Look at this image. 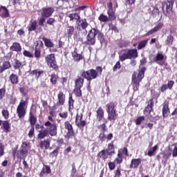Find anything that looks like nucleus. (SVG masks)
Instances as JSON below:
<instances>
[{"label": "nucleus", "mask_w": 177, "mask_h": 177, "mask_svg": "<svg viewBox=\"0 0 177 177\" xmlns=\"http://www.w3.org/2000/svg\"><path fill=\"white\" fill-rule=\"evenodd\" d=\"M102 73H103V68H102V66H97L95 69L91 68L88 71H83L81 73V76H77V79L75 80V87L82 88L85 80L88 81V86H91L92 80H96L97 77L102 75Z\"/></svg>", "instance_id": "f257e3e1"}, {"label": "nucleus", "mask_w": 177, "mask_h": 177, "mask_svg": "<svg viewBox=\"0 0 177 177\" xmlns=\"http://www.w3.org/2000/svg\"><path fill=\"white\" fill-rule=\"evenodd\" d=\"M96 37L101 45L106 44V36L100 30L97 28H91L88 31L86 37V41L84 42L86 46H95L96 45Z\"/></svg>", "instance_id": "f03ea898"}, {"label": "nucleus", "mask_w": 177, "mask_h": 177, "mask_svg": "<svg viewBox=\"0 0 177 177\" xmlns=\"http://www.w3.org/2000/svg\"><path fill=\"white\" fill-rule=\"evenodd\" d=\"M44 126L47 129L39 131L37 139H45L48 135H50V136H56L57 135V125L56 124H52L50 121H46L44 123Z\"/></svg>", "instance_id": "7ed1b4c3"}, {"label": "nucleus", "mask_w": 177, "mask_h": 177, "mask_svg": "<svg viewBox=\"0 0 177 177\" xmlns=\"http://www.w3.org/2000/svg\"><path fill=\"white\" fill-rule=\"evenodd\" d=\"M146 67L143 66L138 71V74L136 76V72H133L131 76V81L133 84V91H139V86H140V82L142 80L145 78V73H146Z\"/></svg>", "instance_id": "20e7f679"}, {"label": "nucleus", "mask_w": 177, "mask_h": 177, "mask_svg": "<svg viewBox=\"0 0 177 177\" xmlns=\"http://www.w3.org/2000/svg\"><path fill=\"white\" fill-rule=\"evenodd\" d=\"M139 56V53L136 48H129L124 50V53H122L119 55V60L120 62H125V60H131V59H136Z\"/></svg>", "instance_id": "39448f33"}, {"label": "nucleus", "mask_w": 177, "mask_h": 177, "mask_svg": "<svg viewBox=\"0 0 177 177\" xmlns=\"http://www.w3.org/2000/svg\"><path fill=\"white\" fill-rule=\"evenodd\" d=\"M28 97L26 96V100H21L19 105L17 107V113L19 119L24 118L26 117V113L27 110V105L28 104Z\"/></svg>", "instance_id": "423d86ee"}, {"label": "nucleus", "mask_w": 177, "mask_h": 177, "mask_svg": "<svg viewBox=\"0 0 177 177\" xmlns=\"http://www.w3.org/2000/svg\"><path fill=\"white\" fill-rule=\"evenodd\" d=\"M174 0H167L162 3V9L165 16L169 17L172 15V8H174Z\"/></svg>", "instance_id": "0eeeda50"}, {"label": "nucleus", "mask_w": 177, "mask_h": 177, "mask_svg": "<svg viewBox=\"0 0 177 177\" xmlns=\"http://www.w3.org/2000/svg\"><path fill=\"white\" fill-rule=\"evenodd\" d=\"M153 107H154V102L153 99L152 98L149 100L148 104L143 111V114H145V115H149L151 118H153V117L156 115Z\"/></svg>", "instance_id": "6e6552de"}, {"label": "nucleus", "mask_w": 177, "mask_h": 177, "mask_svg": "<svg viewBox=\"0 0 177 177\" xmlns=\"http://www.w3.org/2000/svg\"><path fill=\"white\" fill-rule=\"evenodd\" d=\"M28 154V144L27 142H23L20 149L17 151V158H21L22 156H27Z\"/></svg>", "instance_id": "1a4fd4ad"}, {"label": "nucleus", "mask_w": 177, "mask_h": 177, "mask_svg": "<svg viewBox=\"0 0 177 177\" xmlns=\"http://www.w3.org/2000/svg\"><path fill=\"white\" fill-rule=\"evenodd\" d=\"M75 124L77 128H85L86 126V121L83 120L82 113H77L75 116Z\"/></svg>", "instance_id": "9d476101"}, {"label": "nucleus", "mask_w": 177, "mask_h": 177, "mask_svg": "<svg viewBox=\"0 0 177 177\" xmlns=\"http://www.w3.org/2000/svg\"><path fill=\"white\" fill-rule=\"evenodd\" d=\"M64 128L68 131L66 133V138H68V139L73 138V136H75V132H74L73 124H71L69 121H66L64 122Z\"/></svg>", "instance_id": "9b49d317"}, {"label": "nucleus", "mask_w": 177, "mask_h": 177, "mask_svg": "<svg viewBox=\"0 0 177 177\" xmlns=\"http://www.w3.org/2000/svg\"><path fill=\"white\" fill-rule=\"evenodd\" d=\"M95 113L96 120L98 122H100L101 121H103V122H108L107 119L104 118V109H103L102 106L98 107Z\"/></svg>", "instance_id": "f8f14e48"}, {"label": "nucleus", "mask_w": 177, "mask_h": 177, "mask_svg": "<svg viewBox=\"0 0 177 177\" xmlns=\"http://www.w3.org/2000/svg\"><path fill=\"white\" fill-rule=\"evenodd\" d=\"M76 24H77V28L79 31H82V30H85L86 32H88L86 28H88V26H89V24L88 23V21H86V19H80Z\"/></svg>", "instance_id": "ddd939ff"}, {"label": "nucleus", "mask_w": 177, "mask_h": 177, "mask_svg": "<svg viewBox=\"0 0 177 177\" xmlns=\"http://www.w3.org/2000/svg\"><path fill=\"white\" fill-rule=\"evenodd\" d=\"M165 59V57L162 53H158L153 58V62L157 63V64H159V66H165V61H164Z\"/></svg>", "instance_id": "4468645a"}, {"label": "nucleus", "mask_w": 177, "mask_h": 177, "mask_svg": "<svg viewBox=\"0 0 177 177\" xmlns=\"http://www.w3.org/2000/svg\"><path fill=\"white\" fill-rule=\"evenodd\" d=\"M42 48H44V42L42 41H38L35 48V57L37 59L41 57Z\"/></svg>", "instance_id": "2eb2a0df"}, {"label": "nucleus", "mask_w": 177, "mask_h": 177, "mask_svg": "<svg viewBox=\"0 0 177 177\" xmlns=\"http://www.w3.org/2000/svg\"><path fill=\"white\" fill-rule=\"evenodd\" d=\"M162 27H164V24L162 22L158 23L154 28L149 30L145 34V37H150V35H153V34H155V32L160 31Z\"/></svg>", "instance_id": "dca6fc26"}, {"label": "nucleus", "mask_w": 177, "mask_h": 177, "mask_svg": "<svg viewBox=\"0 0 177 177\" xmlns=\"http://www.w3.org/2000/svg\"><path fill=\"white\" fill-rule=\"evenodd\" d=\"M162 117L163 118H167L168 115H169V102L168 101H165L162 104Z\"/></svg>", "instance_id": "f3484780"}, {"label": "nucleus", "mask_w": 177, "mask_h": 177, "mask_svg": "<svg viewBox=\"0 0 177 177\" xmlns=\"http://www.w3.org/2000/svg\"><path fill=\"white\" fill-rule=\"evenodd\" d=\"M53 12H55V10H53V8L52 7L43 8L41 15L42 17L48 18L53 15Z\"/></svg>", "instance_id": "a211bd4d"}, {"label": "nucleus", "mask_w": 177, "mask_h": 177, "mask_svg": "<svg viewBox=\"0 0 177 177\" xmlns=\"http://www.w3.org/2000/svg\"><path fill=\"white\" fill-rule=\"evenodd\" d=\"M52 174V170L50 169V166L44 165L43 167L39 173L40 177H46V176L50 175Z\"/></svg>", "instance_id": "6ab92c4d"}, {"label": "nucleus", "mask_w": 177, "mask_h": 177, "mask_svg": "<svg viewBox=\"0 0 177 177\" xmlns=\"http://www.w3.org/2000/svg\"><path fill=\"white\" fill-rule=\"evenodd\" d=\"M140 164H142V160L140 158H133L131 160L129 168L130 169H138Z\"/></svg>", "instance_id": "aec40b11"}, {"label": "nucleus", "mask_w": 177, "mask_h": 177, "mask_svg": "<svg viewBox=\"0 0 177 177\" xmlns=\"http://www.w3.org/2000/svg\"><path fill=\"white\" fill-rule=\"evenodd\" d=\"M44 73H45V71L37 68V69H34L33 71H31L30 72V75L34 76L35 80H39V77H41V75H44Z\"/></svg>", "instance_id": "412c9836"}, {"label": "nucleus", "mask_w": 177, "mask_h": 177, "mask_svg": "<svg viewBox=\"0 0 177 177\" xmlns=\"http://www.w3.org/2000/svg\"><path fill=\"white\" fill-rule=\"evenodd\" d=\"M117 102H110L106 105V113L111 112V111H117Z\"/></svg>", "instance_id": "4be33fe9"}, {"label": "nucleus", "mask_w": 177, "mask_h": 177, "mask_svg": "<svg viewBox=\"0 0 177 177\" xmlns=\"http://www.w3.org/2000/svg\"><path fill=\"white\" fill-rule=\"evenodd\" d=\"M75 32V28L73 26L67 25L66 27V33L65 35L68 38H71Z\"/></svg>", "instance_id": "5701e85b"}, {"label": "nucleus", "mask_w": 177, "mask_h": 177, "mask_svg": "<svg viewBox=\"0 0 177 177\" xmlns=\"http://www.w3.org/2000/svg\"><path fill=\"white\" fill-rule=\"evenodd\" d=\"M108 114L107 120L108 121H112L113 122H115V120L118 118V113H117V111H113L111 112H106Z\"/></svg>", "instance_id": "b1692460"}, {"label": "nucleus", "mask_w": 177, "mask_h": 177, "mask_svg": "<svg viewBox=\"0 0 177 177\" xmlns=\"http://www.w3.org/2000/svg\"><path fill=\"white\" fill-rule=\"evenodd\" d=\"M0 12H1L0 16L3 19H8V17H10V14L9 13V10L3 6L0 7Z\"/></svg>", "instance_id": "393cba45"}, {"label": "nucleus", "mask_w": 177, "mask_h": 177, "mask_svg": "<svg viewBox=\"0 0 177 177\" xmlns=\"http://www.w3.org/2000/svg\"><path fill=\"white\" fill-rule=\"evenodd\" d=\"M106 153L108 156H114L115 154V148H114V142L112 141L111 143L108 145V147L106 149Z\"/></svg>", "instance_id": "a878e982"}, {"label": "nucleus", "mask_w": 177, "mask_h": 177, "mask_svg": "<svg viewBox=\"0 0 177 177\" xmlns=\"http://www.w3.org/2000/svg\"><path fill=\"white\" fill-rule=\"evenodd\" d=\"M57 99L58 102H57V104H58V106H63L66 102V95L60 91L57 95Z\"/></svg>", "instance_id": "bb28decb"}, {"label": "nucleus", "mask_w": 177, "mask_h": 177, "mask_svg": "<svg viewBox=\"0 0 177 177\" xmlns=\"http://www.w3.org/2000/svg\"><path fill=\"white\" fill-rule=\"evenodd\" d=\"M71 55L73 59V61L76 62L77 63L81 62V60L84 59V55H82V54H78L77 50H75L73 52H72Z\"/></svg>", "instance_id": "cd10ccee"}, {"label": "nucleus", "mask_w": 177, "mask_h": 177, "mask_svg": "<svg viewBox=\"0 0 177 177\" xmlns=\"http://www.w3.org/2000/svg\"><path fill=\"white\" fill-rule=\"evenodd\" d=\"M10 50L19 53V52H21V45L19 42H14L10 47Z\"/></svg>", "instance_id": "c85d7f7f"}, {"label": "nucleus", "mask_w": 177, "mask_h": 177, "mask_svg": "<svg viewBox=\"0 0 177 177\" xmlns=\"http://www.w3.org/2000/svg\"><path fill=\"white\" fill-rule=\"evenodd\" d=\"M38 22L37 20H30L29 25L28 26V32H31L32 31H35L37 30V25Z\"/></svg>", "instance_id": "c756f323"}, {"label": "nucleus", "mask_w": 177, "mask_h": 177, "mask_svg": "<svg viewBox=\"0 0 177 177\" xmlns=\"http://www.w3.org/2000/svg\"><path fill=\"white\" fill-rule=\"evenodd\" d=\"M24 64H23V62H21L19 59H15L14 60V62L12 63V67L14 70H20L23 68V66Z\"/></svg>", "instance_id": "7c9ffc66"}, {"label": "nucleus", "mask_w": 177, "mask_h": 177, "mask_svg": "<svg viewBox=\"0 0 177 177\" xmlns=\"http://www.w3.org/2000/svg\"><path fill=\"white\" fill-rule=\"evenodd\" d=\"M12 67V65L10 64V62L9 61H4L3 62V64L0 66V73H3L5 70H8Z\"/></svg>", "instance_id": "2f4dec72"}, {"label": "nucleus", "mask_w": 177, "mask_h": 177, "mask_svg": "<svg viewBox=\"0 0 177 177\" xmlns=\"http://www.w3.org/2000/svg\"><path fill=\"white\" fill-rule=\"evenodd\" d=\"M9 80L12 85H17L19 84V76L15 73H12L9 77Z\"/></svg>", "instance_id": "473e14b6"}, {"label": "nucleus", "mask_w": 177, "mask_h": 177, "mask_svg": "<svg viewBox=\"0 0 177 177\" xmlns=\"http://www.w3.org/2000/svg\"><path fill=\"white\" fill-rule=\"evenodd\" d=\"M68 17L69 18L70 21H74L76 20V23L81 19V16L80 13L75 12L73 14H69Z\"/></svg>", "instance_id": "72a5a7b5"}, {"label": "nucleus", "mask_w": 177, "mask_h": 177, "mask_svg": "<svg viewBox=\"0 0 177 177\" xmlns=\"http://www.w3.org/2000/svg\"><path fill=\"white\" fill-rule=\"evenodd\" d=\"M50 146V140L49 139L44 140L40 142L39 147L41 149H49Z\"/></svg>", "instance_id": "f704fd0d"}, {"label": "nucleus", "mask_w": 177, "mask_h": 177, "mask_svg": "<svg viewBox=\"0 0 177 177\" xmlns=\"http://www.w3.org/2000/svg\"><path fill=\"white\" fill-rule=\"evenodd\" d=\"M106 149H102L97 154V158H102L104 161H106L109 158V155L106 153Z\"/></svg>", "instance_id": "c9c22d12"}, {"label": "nucleus", "mask_w": 177, "mask_h": 177, "mask_svg": "<svg viewBox=\"0 0 177 177\" xmlns=\"http://www.w3.org/2000/svg\"><path fill=\"white\" fill-rule=\"evenodd\" d=\"M29 122L30 127H34L37 124V117L31 111L29 113Z\"/></svg>", "instance_id": "e433bc0d"}, {"label": "nucleus", "mask_w": 177, "mask_h": 177, "mask_svg": "<svg viewBox=\"0 0 177 177\" xmlns=\"http://www.w3.org/2000/svg\"><path fill=\"white\" fill-rule=\"evenodd\" d=\"M45 60L47 64H50L56 61V57H55V54H50L45 57Z\"/></svg>", "instance_id": "4c0bfd02"}, {"label": "nucleus", "mask_w": 177, "mask_h": 177, "mask_svg": "<svg viewBox=\"0 0 177 177\" xmlns=\"http://www.w3.org/2000/svg\"><path fill=\"white\" fill-rule=\"evenodd\" d=\"M2 127L4 132L8 133V132L10 131V124H9V121L5 120L2 122Z\"/></svg>", "instance_id": "58836bf2"}, {"label": "nucleus", "mask_w": 177, "mask_h": 177, "mask_svg": "<svg viewBox=\"0 0 177 177\" xmlns=\"http://www.w3.org/2000/svg\"><path fill=\"white\" fill-rule=\"evenodd\" d=\"M124 156H122V153L120 151H118V156L114 160L115 164L120 165V164H122Z\"/></svg>", "instance_id": "ea45409f"}, {"label": "nucleus", "mask_w": 177, "mask_h": 177, "mask_svg": "<svg viewBox=\"0 0 177 177\" xmlns=\"http://www.w3.org/2000/svg\"><path fill=\"white\" fill-rule=\"evenodd\" d=\"M147 44H149V39H144L142 41H140L138 43L137 48L138 49V50H140L146 48V46H147Z\"/></svg>", "instance_id": "a19ab883"}, {"label": "nucleus", "mask_w": 177, "mask_h": 177, "mask_svg": "<svg viewBox=\"0 0 177 177\" xmlns=\"http://www.w3.org/2000/svg\"><path fill=\"white\" fill-rule=\"evenodd\" d=\"M41 39H42V41H44V45H45V46H46V48H53L54 44H53V42H52V41H50V39H47L45 37H43L41 38Z\"/></svg>", "instance_id": "79ce46f5"}, {"label": "nucleus", "mask_w": 177, "mask_h": 177, "mask_svg": "<svg viewBox=\"0 0 177 177\" xmlns=\"http://www.w3.org/2000/svg\"><path fill=\"white\" fill-rule=\"evenodd\" d=\"M59 80V75L55 74V73H53L50 75V81L52 84V85H56V84H57V80Z\"/></svg>", "instance_id": "37998d69"}, {"label": "nucleus", "mask_w": 177, "mask_h": 177, "mask_svg": "<svg viewBox=\"0 0 177 177\" xmlns=\"http://www.w3.org/2000/svg\"><path fill=\"white\" fill-rule=\"evenodd\" d=\"M81 87H75L73 92L75 95L76 97H82V91Z\"/></svg>", "instance_id": "c03bdc74"}, {"label": "nucleus", "mask_w": 177, "mask_h": 177, "mask_svg": "<svg viewBox=\"0 0 177 177\" xmlns=\"http://www.w3.org/2000/svg\"><path fill=\"white\" fill-rule=\"evenodd\" d=\"M108 19L109 20H111V21H113V20H115V12H114V10H108Z\"/></svg>", "instance_id": "a18cd8bd"}, {"label": "nucleus", "mask_w": 177, "mask_h": 177, "mask_svg": "<svg viewBox=\"0 0 177 177\" xmlns=\"http://www.w3.org/2000/svg\"><path fill=\"white\" fill-rule=\"evenodd\" d=\"M165 44L167 45V46H171L172 44H174V35H169L167 36L166 40H165Z\"/></svg>", "instance_id": "49530a36"}, {"label": "nucleus", "mask_w": 177, "mask_h": 177, "mask_svg": "<svg viewBox=\"0 0 177 177\" xmlns=\"http://www.w3.org/2000/svg\"><path fill=\"white\" fill-rule=\"evenodd\" d=\"M74 100L73 99V95H70L68 98V111H71L74 109Z\"/></svg>", "instance_id": "de8ad7c7"}, {"label": "nucleus", "mask_w": 177, "mask_h": 177, "mask_svg": "<svg viewBox=\"0 0 177 177\" xmlns=\"http://www.w3.org/2000/svg\"><path fill=\"white\" fill-rule=\"evenodd\" d=\"M60 150V147L57 146L52 152L50 153V157L53 158L56 157L59 154V151Z\"/></svg>", "instance_id": "09e8293b"}, {"label": "nucleus", "mask_w": 177, "mask_h": 177, "mask_svg": "<svg viewBox=\"0 0 177 177\" xmlns=\"http://www.w3.org/2000/svg\"><path fill=\"white\" fill-rule=\"evenodd\" d=\"M158 149V145H155L153 147L152 150H149L147 153V156H149V157H153V156H154V153H156V151H157V150Z\"/></svg>", "instance_id": "8fccbe9b"}, {"label": "nucleus", "mask_w": 177, "mask_h": 177, "mask_svg": "<svg viewBox=\"0 0 177 177\" xmlns=\"http://www.w3.org/2000/svg\"><path fill=\"white\" fill-rule=\"evenodd\" d=\"M48 66H50L51 68L55 70V71H59V65H57V62L54 61L53 62H50Z\"/></svg>", "instance_id": "3c124183"}, {"label": "nucleus", "mask_w": 177, "mask_h": 177, "mask_svg": "<svg viewBox=\"0 0 177 177\" xmlns=\"http://www.w3.org/2000/svg\"><path fill=\"white\" fill-rule=\"evenodd\" d=\"M98 20H100V21H102V23H106V21H109V17H107V15L101 14L98 17Z\"/></svg>", "instance_id": "603ef678"}, {"label": "nucleus", "mask_w": 177, "mask_h": 177, "mask_svg": "<svg viewBox=\"0 0 177 177\" xmlns=\"http://www.w3.org/2000/svg\"><path fill=\"white\" fill-rule=\"evenodd\" d=\"M172 156V153L169 151H166L163 152V158L164 160H166V161H168V159L169 157Z\"/></svg>", "instance_id": "864d4df0"}, {"label": "nucleus", "mask_w": 177, "mask_h": 177, "mask_svg": "<svg viewBox=\"0 0 177 177\" xmlns=\"http://www.w3.org/2000/svg\"><path fill=\"white\" fill-rule=\"evenodd\" d=\"M5 95H6V87L4 86L3 88H0V100L5 97Z\"/></svg>", "instance_id": "5fc2aeb1"}, {"label": "nucleus", "mask_w": 177, "mask_h": 177, "mask_svg": "<svg viewBox=\"0 0 177 177\" xmlns=\"http://www.w3.org/2000/svg\"><path fill=\"white\" fill-rule=\"evenodd\" d=\"M120 152L122 157H124V156L126 157H129V153H128V149L127 147H124L123 149H120Z\"/></svg>", "instance_id": "6e6d98bb"}, {"label": "nucleus", "mask_w": 177, "mask_h": 177, "mask_svg": "<svg viewBox=\"0 0 177 177\" xmlns=\"http://www.w3.org/2000/svg\"><path fill=\"white\" fill-rule=\"evenodd\" d=\"M151 94L152 95V97L151 99H158L160 97V93H156L154 90H151Z\"/></svg>", "instance_id": "4d7b16f0"}, {"label": "nucleus", "mask_w": 177, "mask_h": 177, "mask_svg": "<svg viewBox=\"0 0 177 177\" xmlns=\"http://www.w3.org/2000/svg\"><path fill=\"white\" fill-rule=\"evenodd\" d=\"M174 85H175V82L174 80H168L166 86H167V88H169V91H172Z\"/></svg>", "instance_id": "13d9d810"}, {"label": "nucleus", "mask_w": 177, "mask_h": 177, "mask_svg": "<svg viewBox=\"0 0 177 177\" xmlns=\"http://www.w3.org/2000/svg\"><path fill=\"white\" fill-rule=\"evenodd\" d=\"M34 135H35V130L34 127L30 126V129L28 133V138H30V139L32 138V136H34Z\"/></svg>", "instance_id": "bf43d9fd"}, {"label": "nucleus", "mask_w": 177, "mask_h": 177, "mask_svg": "<svg viewBox=\"0 0 177 177\" xmlns=\"http://www.w3.org/2000/svg\"><path fill=\"white\" fill-rule=\"evenodd\" d=\"M1 114L5 120H8L9 118V111L6 109H3L1 111Z\"/></svg>", "instance_id": "052dcab7"}, {"label": "nucleus", "mask_w": 177, "mask_h": 177, "mask_svg": "<svg viewBox=\"0 0 177 177\" xmlns=\"http://www.w3.org/2000/svg\"><path fill=\"white\" fill-rule=\"evenodd\" d=\"M23 55L25 57H34V54L27 50H24Z\"/></svg>", "instance_id": "680f3d73"}, {"label": "nucleus", "mask_w": 177, "mask_h": 177, "mask_svg": "<svg viewBox=\"0 0 177 177\" xmlns=\"http://www.w3.org/2000/svg\"><path fill=\"white\" fill-rule=\"evenodd\" d=\"M145 121V116H140L136 120V125H140L142 122Z\"/></svg>", "instance_id": "e2e57ef3"}, {"label": "nucleus", "mask_w": 177, "mask_h": 177, "mask_svg": "<svg viewBox=\"0 0 177 177\" xmlns=\"http://www.w3.org/2000/svg\"><path fill=\"white\" fill-rule=\"evenodd\" d=\"M108 167L110 171H114L115 169V162H109Z\"/></svg>", "instance_id": "0e129e2a"}, {"label": "nucleus", "mask_w": 177, "mask_h": 177, "mask_svg": "<svg viewBox=\"0 0 177 177\" xmlns=\"http://www.w3.org/2000/svg\"><path fill=\"white\" fill-rule=\"evenodd\" d=\"M168 89V87L167 86V84H163L162 86L158 88L159 92H161L162 93L165 92Z\"/></svg>", "instance_id": "69168bd1"}, {"label": "nucleus", "mask_w": 177, "mask_h": 177, "mask_svg": "<svg viewBox=\"0 0 177 177\" xmlns=\"http://www.w3.org/2000/svg\"><path fill=\"white\" fill-rule=\"evenodd\" d=\"M120 68H121V63L120 61H118L113 68V71H117V70H120Z\"/></svg>", "instance_id": "338daca9"}, {"label": "nucleus", "mask_w": 177, "mask_h": 177, "mask_svg": "<svg viewBox=\"0 0 177 177\" xmlns=\"http://www.w3.org/2000/svg\"><path fill=\"white\" fill-rule=\"evenodd\" d=\"M113 177H121V169L120 167H118L115 170Z\"/></svg>", "instance_id": "774afa93"}]
</instances>
